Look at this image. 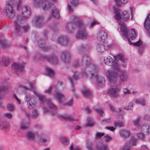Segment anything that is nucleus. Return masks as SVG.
Wrapping results in <instances>:
<instances>
[{
    "label": "nucleus",
    "instance_id": "f257e3e1",
    "mask_svg": "<svg viewBox=\"0 0 150 150\" xmlns=\"http://www.w3.org/2000/svg\"><path fill=\"white\" fill-rule=\"evenodd\" d=\"M72 22H67L65 25V28L69 33H72L78 28V32L76 35L77 39H84L88 37V34L85 28L86 25L78 17L74 14L70 17Z\"/></svg>",
    "mask_w": 150,
    "mask_h": 150
},
{
    "label": "nucleus",
    "instance_id": "f03ea898",
    "mask_svg": "<svg viewBox=\"0 0 150 150\" xmlns=\"http://www.w3.org/2000/svg\"><path fill=\"white\" fill-rule=\"evenodd\" d=\"M25 84L28 86H24V88L33 90L34 94L38 96L40 101V105L43 108L44 112L46 113L50 112L52 115H55L57 110L56 106L49 99H46L44 95L37 91L35 82L34 81L27 82Z\"/></svg>",
    "mask_w": 150,
    "mask_h": 150
},
{
    "label": "nucleus",
    "instance_id": "7ed1b4c3",
    "mask_svg": "<svg viewBox=\"0 0 150 150\" xmlns=\"http://www.w3.org/2000/svg\"><path fill=\"white\" fill-rule=\"evenodd\" d=\"M9 3L14 6L16 4V9L18 12L21 13V15H18L16 16V20L14 22V25L16 34L19 35L21 31V24L22 20L28 19L30 16L31 11L30 8L25 6H23L21 4V0H18L16 2V0H9Z\"/></svg>",
    "mask_w": 150,
    "mask_h": 150
},
{
    "label": "nucleus",
    "instance_id": "20e7f679",
    "mask_svg": "<svg viewBox=\"0 0 150 150\" xmlns=\"http://www.w3.org/2000/svg\"><path fill=\"white\" fill-rule=\"evenodd\" d=\"M113 11L115 14L114 18L118 22L120 26V28L122 32L123 35L127 39L128 43L130 45H134L140 46L142 45V42L140 40H139L135 42H132L130 40L134 39L137 37V35L134 29H131L129 32H128V30L125 24L123 22L120 21L121 16L120 14L119 10L115 7H113Z\"/></svg>",
    "mask_w": 150,
    "mask_h": 150
},
{
    "label": "nucleus",
    "instance_id": "39448f33",
    "mask_svg": "<svg viewBox=\"0 0 150 150\" xmlns=\"http://www.w3.org/2000/svg\"><path fill=\"white\" fill-rule=\"evenodd\" d=\"M83 64L85 65L86 69L81 71L82 76L83 77H87L88 74L86 70H88L90 71L91 75L93 78L98 70V67L91 62L88 57L87 55H83L80 56L76 59L74 64V66L77 67Z\"/></svg>",
    "mask_w": 150,
    "mask_h": 150
},
{
    "label": "nucleus",
    "instance_id": "423d86ee",
    "mask_svg": "<svg viewBox=\"0 0 150 150\" xmlns=\"http://www.w3.org/2000/svg\"><path fill=\"white\" fill-rule=\"evenodd\" d=\"M106 76L108 81L111 84L107 91L108 94L112 97H117L120 91L119 88L116 83L117 80V74L111 70H108Z\"/></svg>",
    "mask_w": 150,
    "mask_h": 150
},
{
    "label": "nucleus",
    "instance_id": "0eeeda50",
    "mask_svg": "<svg viewBox=\"0 0 150 150\" xmlns=\"http://www.w3.org/2000/svg\"><path fill=\"white\" fill-rule=\"evenodd\" d=\"M57 0H34L33 5L37 8H40L42 6L44 10H49L53 6L52 3L56 2Z\"/></svg>",
    "mask_w": 150,
    "mask_h": 150
},
{
    "label": "nucleus",
    "instance_id": "6e6552de",
    "mask_svg": "<svg viewBox=\"0 0 150 150\" xmlns=\"http://www.w3.org/2000/svg\"><path fill=\"white\" fill-rule=\"evenodd\" d=\"M54 90V95L59 103H62L65 98L64 94L60 92L59 91L64 89V85L61 82H58L56 86H53Z\"/></svg>",
    "mask_w": 150,
    "mask_h": 150
},
{
    "label": "nucleus",
    "instance_id": "1a4fd4ad",
    "mask_svg": "<svg viewBox=\"0 0 150 150\" xmlns=\"http://www.w3.org/2000/svg\"><path fill=\"white\" fill-rule=\"evenodd\" d=\"M103 62L106 65L112 66L115 70H118L119 69L120 64L118 62H115L113 59L110 56L104 57Z\"/></svg>",
    "mask_w": 150,
    "mask_h": 150
},
{
    "label": "nucleus",
    "instance_id": "9d476101",
    "mask_svg": "<svg viewBox=\"0 0 150 150\" xmlns=\"http://www.w3.org/2000/svg\"><path fill=\"white\" fill-rule=\"evenodd\" d=\"M25 100L27 103L28 108L32 109L36 106V103L34 96L30 95H27L25 97Z\"/></svg>",
    "mask_w": 150,
    "mask_h": 150
},
{
    "label": "nucleus",
    "instance_id": "9b49d317",
    "mask_svg": "<svg viewBox=\"0 0 150 150\" xmlns=\"http://www.w3.org/2000/svg\"><path fill=\"white\" fill-rule=\"evenodd\" d=\"M24 64L13 63L11 66V70L13 72L17 74L22 73L24 70Z\"/></svg>",
    "mask_w": 150,
    "mask_h": 150
},
{
    "label": "nucleus",
    "instance_id": "f8f14e48",
    "mask_svg": "<svg viewBox=\"0 0 150 150\" xmlns=\"http://www.w3.org/2000/svg\"><path fill=\"white\" fill-rule=\"evenodd\" d=\"M96 80L95 83L96 86L98 88L103 87L105 84V80L102 76L97 75L95 76Z\"/></svg>",
    "mask_w": 150,
    "mask_h": 150
},
{
    "label": "nucleus",
    "instance_id": "ddd939ff",
    "mask_svg": "<svg viewBox=\"0 0 150 150\" xmlns=\"http://www.w3.org/2000/svg\"><path fill=\"white\" fill-rule=\"evenodd\" d=\"M137 143V139L132 137L129 142H126L125 144L122 148L120 150H130L133 146L136 145Z\"/></svg>",
    "mask_w": 150,
    "mask_h": 150
},
{
    "label": "nucleus",
    "instance_id": "4468645a",
    "mask_svg": "<svg viewBox=\"0 0 150 150\" xmlns=\"http://www.w3.org/2000/svg\"><path fill=\"white\" fill-rule=\"evenodd\" d=\"M5 12L7 17L10 19H12L16 15L15 10L9 4H7L6 5Z\"/></svg>",
    "mask_w": 150,
    "mask_h": 150
},
{
    "label": "nucleus",
    "instance_id": "2eb2a0df",
    "mask_svg": "<svg viewBox=\"0 0 150 150\" xmlns=\"http://www.w3.org/2000/svg\"><path fill=\"white\" fill-rule=\"evenodd\" d=\"M41 58L54 64H57L58 61V59L57 56L55 54H52L48 56H42Z\"/></svg>",
    "mask_w": 150,
    "mask_h": 150
},
{
    "label": "nucleus",
    "instance_id": "dca6fc26",
    "mask_svg": "<svg viewBox=\"0 0 150 150\" xmlns=\"http://www.w3.org/2000/svg\"><path fill=\"white\" fill-rule=\"evenodd\" d=\"M111 70L117 74V79L118 78V74H119L120 79L122 81H126L128 77V75L126 72L125 71L121 70L120 69V66H119V69L118 70H115V71Z\"/></svg>",
    "mask_w": 150,
    "mask_h": 150
},
{
    "label": "nucleus",
    "instance_id": "f3484780",
    "mask_svg": "<svg viewBox=\"0 0 150 150\" xmlns=\"http://www.w3.org/2000/svg\"><path fill=\"white\" fill-rule=\"evenodd\" d=\"M106 106L109 107L110 110L112 111H115L117 113V117L119 119H122L124 118V112L122 110H115L114 108L111 105V104L109 102H107L105 103Z\"/></svg>",
    "mask_w": 150,
    "mask_h": 150
},
{
    "label": "nucleus",
    "instance_id": "a211bd4d",
    "mask_svg": "<svg viewBox=\"0 0 150 150\" xmlns=\"http://www.w3.org/2000/svg\"><path fill=\"white\" fill-rule=\"evenodd\" d=\"M107 33L104 30H101L98 33L97 37L98 40L101 42H104L108 38Z\"/></svg>",
    "mask_w": 150,
    "mask_h": 150
},
{
    "label": "nucleus",
    "instance_id": "6ab92c4d",
    "mask_svg": "<svg viewBox=\"0 0 150 150\" xmlns=\"http://www.w3.org/2000/svg\"><path fill=\"white\" fill-rule=\"evenodd\" d=\"M33 22L34 25L38 27H40L44 23L43 17L41 16H36L34 18Z\"/></svg>",
    "mask_w": 150,
    "mask_h": 150
},
{
    "label": "nucleus",
    "instance_id": "aec40b11",
    "mask_svg": "<svg viewBox=\"0 0 150 150\" xmlns=\"http://www.w3.org/2000/svg\"><path fill=\"white\" fill-rule=\"evenodd\" d=\"M79 78V76L78 74V73L77 71H75L74 72V74L73 76V79L71 77H69L68 79L70 81L71 84V90L72 92H74L75 95V90L74 88V84L73 82V81L74 80H76L78 79Z\"/></svg>",
    "mask_w": 150,
    "mask_h": 150
},
{
    "label": "nucleus",
    "instance_id": "412c9836",
    "mask_svg": "<svg viewBox=\"0 0 150 150\" xmlns=\"http://www.w3.org/2000/svg\"><path fill=\"white\" fill-rule=\"evenodd\" d=\"M60 58L63 62L65 63L68 62L70 59V54L69 52L64 51L61 53Z\"/></svg>",
    "mask_w": 150,
    "mask_h": 150
},
{
    "label": "nucleus",
    "instance_id": "4be33fe9",
    "mask_svg": "<svg viewBox=\"0 0 150 150\" xmlns=\"http://www.w3.org/2000/svg\"><path fill=\"white\" fill-rule=\"evenodd\" d=\"M56 42L61 45H65L69 42V39L66 36L61 35L58 37Z\"/></svg>",
    "mask_w": 150,
    "mask_h": 150
},
{
    "label": "nucleus",
    "instance_id": "5701e85b",
    "mask_svg": "<svg viewBox=\"0 0 150 150\" xmlns=\"http://www.w3.org/2000/svg\"><path fill=\"white\" fill-rule=\"evenodd\" d=\"M129 9L130 11V13L126 10L124 11L122 13V18L125 21L128 20L130 18V15H132V14L133 7H130Z\"/></svg>",
    "mask_w": 150,
    "mask_h": 150
},
{
    "label": "nucleus",
    "instance_id": "b1692460",
    "mask_svg": "<svg viewBox=\"0 0 150 150\" xmlns=\"http://www.w3.org/2000/svg\"><path fill=\"white\" fill-rule=\"evenodd\" d=\"M137 131L142 132L145 134L148 135L149 133V125L147 124H144L141 126Z\"/></svg>",
    "mask_w": 150,
    "mask_h": 150
},
{
    "label": "nucleus",
    "instance_id": "393cba45",
    "mask_svg": "<svg viewBox=\"0 0 150 150\" xmlns=\"http://www.w3.org/2000/svg\"><path fill=\"white\" fill-rule=\"evenodd\" d=\"M105 43L104 42L98 43L96 46V50L99 52L102 53L106 50Z\"/></svg>",
    "mask_w": 150,
    "mask_h": 150
},
{
    "label": "nucleus",
    "instance_id": "a878e982",
    "mask_svg": "<svg viewBox=\"0 0 150 150\" xmlns=\"http://www.w3.org/2000/svg\"><path fill=\"white\" fill-rule=\"evenodd\" d=\"M38 45L44 51H48L50 50V47L47 46L45 45V42L43 40H39L38 42Z\"/></svg>",
    "mask_w": 150,
    "mask_h": 150
},
{
    "label": "nucleus",
    "instance_id": "bb28decb",
    "mask_svg": "<svg viewBox=\"0 0 150 150\" xmlns=\"http://www.w3.org/2000/svg\"><path fill=\"white\" fill-rule=\"evenodd\" d=\"M60 10L57 8L55 7L51 10V14L52 17L54 18H59V12Z\"/></svg>",
    "mask_w": 150,
    "mask_h": 150
},
{
    "label": "nucleus",
    "instance_id": "cd10ccee",
    "mask_svg": "<svg viewBox=\"0 0 150 150\" xmlns=\"http://www.w3.org/2000/svg\"><path fill=\"white\" fill-rule=\"evenodd\" d=\"M115 60L117 62L120 60L122 63H125L127 61V58L121 54H119L117 55L113 56Z\"/></svg>",
    "mask_w": 150,
    "mask_h": 150
},
{
    "label": "nucleus",
    "instance_id": "c85d7f7f",
    "mask_svg": "<svg viewBox=\"0 0 150 150\" xmlns=\"http://www.w3.org/2000/svg\"><path fill=\"white\" fill-rule=\"evenodd\" d=\"M82 94L85 96L88 97L91 95V91L90 89L86 86H83L81 90Z\"/></svg>",
    "mask_w": 150,
    "mask_h": 150
},
{
    "label": "nucleus",
    "instance_id": "c756f323",
    "mask_svg": "<svg viewBox=\"0 0 150 150\" xmlns=\"http://www.w3.org/2000/svg\"><path fill=\"white\" fill-rule=\"evenodd\" d=\"M140 119V117H138L136 119L133 120V121L134 125L136 127L135 128H133L132 129L133 131H137L139 129V127H140L141 126L139 124Z\"/></svg>",
    "mask_w": 150,
    "mask_h": 150
},
{
    "label": "nucleus",
    "instance_id": "7c9ffc66",
    "mask_svg": "<svg viewBox=\"0 0 150 150\" xmlns=\"http://www.w3.org/2000/svg\"><path fill=\"white\" fill-rule=\"evenodd\" d=\"M59 117L61 119L69 121L75 120L76 121L78 120L77 119H74L71 115H59Z\"/></svg>",
    "mask_w": 150,
    "mask_h": 150
},
{
    "label": "nucleus",
    "instance_id": "2f4dec72",
    "mask_svg": "<svg viewBox=\"0 0 150 150\" xmlns=\"http://www.w3.org/2000/svg\"><path fill=\"white\" fill-rule=\"evenodd\" d=\"M144 26L147 30H150V14L147 17L145 20Z\"/></svg>",
    "mask_w": 150,
    "mask_h": 150
},
{
    "label": "nucleus",
    "instance_id": "473e14b6",
    "mask_svg": "<svg viewBox=\"0 0 150 150\" xmlns=\"http://www.w3.org/2000/svg\"><path fill=\"white\" fill-rule=\"evenodd\" d=\"M45 73L47 76L51 78L53 77L54 75V71L53 70L49 67L46 68Z\"/></svg>",
    "mask_w": 150,
    "mask_h": 150
},
{
    "label": "nucleus",
    "instance_id": "72a5a7b5",
    "mask_svg": "<svg viewBox=\"0 0 150 150\" xmlns=\"http://www.w3.org/2000/svg\"><path fill=\"white\" fill-rule=\"evenodd\" d=\"M121 136L124 138H126L129 135L130 133L129 130L126 129L121 130L120 131Z\"/></svg>",
    "mask_w": 150,
    "mask_h": 150
},
{
    "label": "nucleus",
    "instance_id": "f704fd0d",
    "mask_svg": "<svg viewBox=\"0 0 150 150\" xmlns=\"http://www.w3.org/2000/svg\"><path fill=\"white\" fill-rule=\"evenodd\" d=\"M48 140V137L44 135H39L38 141L40 143H45L47 142Z\"/></svg>",
    "mask_w": 150,
    "mask_h": 150
},
{
    "label": "nucleus",
    "instance_id": "c9c22d12",
    "mask_svg": "<svg viewBox=\"0 0 150 150\" xmlns=\"http://www.w3.org/2000/svg\"><path fill=\"white\" fill-rule=\"evenodd\" d=\"M26 137L29 140L33 141L35 138V134L33 132L28 131L26 133Z\"/></svg>",
    "mask_w": 150,
    "mask_h": 150
},
{
    "label": "nucleus",
    "instance_id": "e433bc0d",
    "mask_svg": "<svg viewBox=\"0 0 150 150\" xmlns=\"http://www.w3.org/2000/svg\"><path fill=\"white\" fill-rule=\"evenodd\" d=\"M94 108L96 112L100 115L103 116L104 113L102 108L99 106V105L95 106Z\"/></svg>",
    "mask_w": 150,
    "mask_h": 150
},
{
    "label": "nucleus",
    "instance_id": "4c0bfd02",
    "mask_svg": "<svg viewBox=\"0 0 150 150\" xmlns=\"http://www.w3.org/2000/svg\"><path fill=\"white\" fill-rule=\"evenodd\" d=\"M135 102L137 104H140L144 106L145 105L146 100L144 98L142 97L136 99Z\"/></svg>",
    "mask_w": 150,
    "mask_h": 150
},
{
    "label": "nucleus",
    "instance_id": "58836bf2",
    "mask_svg": "<svg viewBox=\"0 0 150 150\" xmlns=\"http://www.w3.org/2000/svg\"><path fill=\"white\" fill-rule=\"evenodd\" d=\"M107 145L104 143H101L98 144L97 146V150H107Z\"/></svg>",
    "mask_w": 150,
    "mask_h": 150
},
{
    "label": "nucleus",
    "instance_id": "ea45409f",
    "mask_svg": "<svg viewBox=\"0 0 150 150\" xmlns=\"http://www.w3.org/2000/svg\"><path fill=\"white\" fill-rule=\"evenodd\" d=\"M29 126V122H26L22 121L21 124V128L22 129H26Z\"/></svg>",
    "mask_w": 150,
    "mask_h": 150
},
{
    "label": "nucleus",
    "instance_id": "a19ab883",
    "mask_svg": "<svg viewBox=\"0 0 150 150\" xmlns=\"http://www.w3.org/2000/svg\"><path fill=\"white\" fill-rule=\"evenodd\" d=\"M114 126L115 127H121L124 126V123L122 122L119 121H115L114 122Z\"/></svg>",
    "mask_w": 150,
    "mask_h": 150
},
{
    "label": "nucleus",
    "instance_id": "79ce46f5",
    "mask_svg": "<svg viewBox=\"0 0 150 150\" xmlns=\"http://www.w3.org/2000/svg\"><path fill=\"white\" fill-rule=\"evenodd\" d=\"M54 89L53 86H50L44 90V92L45 93L48 94H50L51 93L52 91Z\"/></svg>",
    "mask_w": 150,
    "mask_h": 150
},
{
    "label": "nucleus",
    "instance_id": "37998d69",
    "mask_svg": "<svg viewBox=\"0 0 150 150\" xmlns=\"http://www.w3.org/2000/svg\"><path fill=\"white\" fill-rule=\"evenodd\" d=\"M1 127L3 129L6 131H8L9 129V125L7 123H1Z\"/></svg>",
    "mask_w": 150,
    "mask_h": 150
},
{
    "label": "nucleus",
    "instance_id": "c03bdc74",
    "mask_svg": "<svg viewBox=\"0 0 150 150\" xmlns=\"http://www.w3.org/2000/svg\"><path fill=\"white\" fill-rule=\"evenodd\" d=\"M60 139L61 142L64 145L68 144L69 142L68 139L66 137H61Z\"/></svg>",
    "mask_w": 150,
    "mask_h": 150
},
{
    "label": "nucleus",
    "instance_id": "a18cd8bd",
    "mask_svg": "<svg viewBox=\"0 0 150 150\" xmlns=\"http://www.w3.org/2000/svg\"><path fill=\"white\" fill-rule=\"evenodd\" d=\"M9 62V60L8 58L3 59L1 62V64L4 66H7Z\"/></svg>",
    "mask_w": 150,
    "mask_h": 150
},
{
    "label": "nucleus",
    "instance_id": "49530a36",
    "mask_svg": "<svg viewBox=\"0 0 150 150\" xmlns=\"http://www.w3.org/2000/svg\"><path fill=\"white\" fill-rule=\"evenodd\" d=\"M93 124V119L91 118H88L87 120V125L89 126H92Z\"/></svg>",
    "mask_w": 150,
    "mask_h": 150
},
{
    "label": "nucleus",
    "instance_id": "de8ad7c7",
    "mask_svg": "<svg viewBox=\"0 0 150 150\" xmlns=\"http://www.w3.org/2000/svg\"><path fill=\"white\" fill-rule=\"evenodd\" d=\"M123 93L125 95H128L131 93H137V92L135 91H133L132 92H131L129 89L127 88H124L123 89Z\"/></svg>",
    "mask_w": 150,
    "mask_h": 150
},
{
    "label": "nucleus",
    "instance_id": "09e8293b",
    "mask_svg": "<svg viewBox=\"0 0 150 150\" xmlns=\"http://www.w3.org/2000/svg\"><path fill=\"white\" fill-rule=\"evenodd\" d=\"M39 115L38 112L36 109H34L32 112L31 117L33 118H36Z\"/></svg>",
    "mask_w": 150,
    "mask_h": 150
},
{
    "label": "nucleus",
    "instance_id": "8fccbe9b",
    "mask_svg": "<svg viewBox=\"0 0 150 150\" xmlns=\"http://www.w3.org/2000/svg\"><path fill=\"white\" fill-rule=\"evenodd\" d=\"M138 132V133L137 134V136L138 137L139 139H143L144 137V135H146L142 132Z\"/></svg>",
    "mask_w": 150,
    "mask_h": 150
},
{
    "label": "nucleus",
    "instance_id": "3c124183",
    "mask_svg": "<svg viewBox=\"0 0 150 150\" xmlns=\"http://www.w3.org/2000/svg\"><path fill=\"white\" fill-rule=\"evenodd\" d=\"M105 134L104 133H101L99 132H97L96 133L95 135V138L97 139L100 138Z\"/></svg>",
    "mask_w": 150,
    "mask_h": 150
},
{
    "label": "nucleus",
    "instance_id": "603ef678",
    "mask_svg": "<svg viewBox=\"0 0 150 150\" xmlns=\"http://www.w3.org/2000/svg\"><path fill=\"white\" fill-rule=\"evenodd\" d=\"M86 47L85 45H81L78 47L77 50L79 52H82L85 49Z\"/></svg>",
    "mask_w": 150,
    "mask_h": 150
},
{
    "label": "nucleus",
    "instance_id": "864d4df0",
    "mask_svg": "<svg viewBox=\"0 0 150 150\" xmlns=\"http://www.w3.org/2000/svg\"><path fill=\"white\" fill-rule=\"evenodd\" d=\"M1 47H6L8 46V44L7 43L6 41H1Z\"/></svg>",
    "mask_w": 150,
    "mask_h": 150
},
{
    "label": "nucleus",
    "instance_id": "5fc2aeb1",
    "mask_svg": "<svg viewBox=\"0 0 150 150\" xmlns=\"http://www.w3.org/2000/svg\"><path fill=\"white\" fill-rule=\"evenodd\" d=\"M112 120L111 119H104L102 121L103 123L104 124H106L110 123L111 122Z\"/></svg>",
    "mask_w": 150,
    "mask_h": 150
},
{
    "label": "nucleus",
    "instance_id": "6e6d98bb",
    "mask_svg": "<svg viewBox=\"0 0 150 150\" xmlns=\"http://www.w3.org/2000/svg\"><path fill=\"white\" fill-rule=\"evenodd\" d=\"M7 108L9 111H12L14 110V107L12 104H8L7 105Z\"/></svg>",
    "mask_w": 150,
    "mask_h": 150
},
{
    "label": "nucleus",
    "instance_id": "4d7b16f0",
    "mask_svg": "<svg viewBox=\"0 0 150 150\" xmlns=\"http://www.w3.org/2000/svg\"><path fill=\"white\" fill-rule=\"evenodd\" d=\"M70 3L74 6H76L78 3V1L77 0H71Z\"/></svg>",
    "mask_w": 150,
    "mask_h": 150
},
{
    "label": "nucleus",
    "instance_id": "13d9d810",
    "mask_svg": "<svg viewBox=\"0 0 150 150\" xmlns=\"http://www.w3.org/2000/svg\"><path fill=\"white\" fill-rule=\"evenodd\" d=\"M105 141L108 142L110 141L112 139L111 137L109 135H106L104 136Z\"/></svg>",
    "mask_w": 150,
    "mask_h": 150
},
{
    "label": "nucleus",
    "instance_id": "bf43d9fd",
    "mask_svg": "<svg viewBox=\"0 0 150 150\" xmlns=\"http://www.w3.org/2000/svg\"><path fill=\"white\" fill-rule=\"evenodd\" d=\"M22 28L25 32H27L29 29V26L28 25H24L23 26Z\"/></svg>",
    "mask_w": 150,
    "mask_h": 150
},
{
    "label": "nucleus",
    "instance_id": "052dcab7",
    "mask_svg": "<svg viewBox=\"0 0 150 150\" xmlns=\"http://www.w3.org/2000/svg\"><path fill=\"white\" fill-rule=\"evenodd\" d=\"M133 106V103H129V105L124 108V109L126 110H130L131 109Z\"/></svg>",
    "mask_w": 150,
    "mask_h": 150
},
{
    "label": "nucleus",
    "instance_id": "680f3d73",
    "mask_svg": "<svg viewBox=\"0 0 150 150\" xmlns=\"http://www.w3.org/2000/svg\"><path fill=\"white\" fill-rule=\"evenodd\" d=\"M115 1L117 4L120 2L123 4H125L128 2V0H115Z\"/></svg>",
    "mask_w": 150,
    "mask_h": 150
},
{
    "label": "nucleus",
    "instance_id": "e2e57ef3",
    "mask_svg": "<svg viewBox=\"0 0 150 150\" xmlns=\"http://www.w3.org/2000/svg\"><path fill=\"white\" fill-rule=\"evenodd\" d=\"M68 13L70 14L72 13L73 11V9L71 6L69 4L68 5Z\"/></svg>",
    "mask_w": 150,
    "mask_h": 150
},
{
    "label": "nucleus",
    "instance_id": "0e129e2a",
    "mask_svg": "<svg viewBox=\"0 0 150 150\" xmlns=\"http://www.w3.org/2000/svg\"><path fill=\"white\" fill-rule=\"evenodd\" d=\"M4 116L7 118H11L12 117V115L10 113H7L5 114Z\"/></svg>",
    "mask_w": 150,
    "mask_h": 150
},
{
    "label": "nucleus",
    "instance_id": "69168bd1",
    "mask_svg": "<svg viewBox=\"0 0 150 150\" xmlns=\"http://www.w3.org/2000/svg\"><path fill=\"white\" fill-rule=\"evenodd\" d=\"M87 148L89 150H92V145L91 143L88 142H87Z\"/></svg>",
    "mask_w": 150,
    "mask_h": 150
},
{
    "label": "nucleus",
    "instance_id": "338daca9",
    "mask_svg": "<svg viewBox=\"0 0 150 150\" xmlns=\"http://www.w3.org/2000/svg\"><path fill=\"white\" fill-rule=\"evenodd\" d=\"M98 24V22L96 21H93L90 24V27L91 28H93L95 25Z\"/></svg>",
    "mask_w": 150,
    "mask_h": 150
},
{
    "label": "nucleus",
    "instance_id": "774afa93",
    "mask_svg": "<svg viewBox=\"0 0 150 150\" xmlns=\"http://www.w3.org/2000/svg\"><path fill=\"white\" fill-rule=\"evenodd\" d=\"M1 91L6 92L8 91V88L6 87H2L1 86Z\"/></svg>",
    "mask_w": 150,
    "mask_h": 150
}]
</instances>
